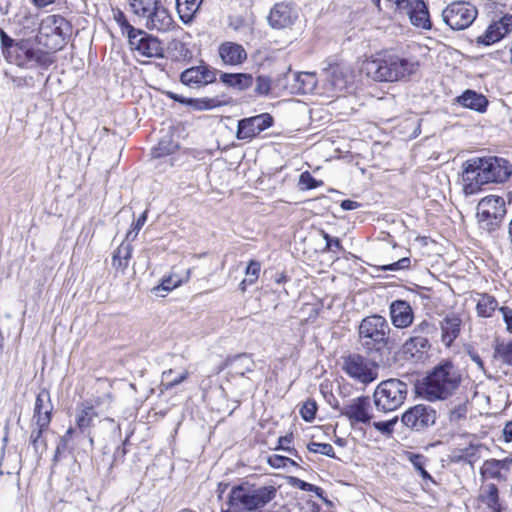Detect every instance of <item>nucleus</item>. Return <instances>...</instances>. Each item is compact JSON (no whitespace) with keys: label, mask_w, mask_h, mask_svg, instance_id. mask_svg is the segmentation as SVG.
Returning a JSON list of instances; mask_svg holds the SVG:
<instances>
[{"label":"nucleus","mask_w":512,"mask_h":512,"mask_svg":"<svg viewBox=\"0 0 512 512\" xmlns=\"http://www.w3.org/2000/svg\"><path fill=\"white\" fill-rule=\"evenodd\" d=\"M420 63L412 56L384 52L375 59L366 60L362 70L378 82L407 81L419 71Z\"/></svg>","instance_id":"obj_1"},{"label":"nucleus","mask_w":512,"mask_h":512,"mask_svg":"<svg viewBox=\"0 0 512 512\" xmlns=\"http://www.w3.org/2000/svg\"><path fill=\"white\" fill-rule=\"evenodd\" d=\"M512 173V166L503 158H476L465 163L462 173L464 192L475 194L483 184L504 182Z\"/></svg>","instance_id":"obj_2"},{"label":"nucleus","mask_w":512,"mask_h":512,"mask_svg":"<svg viewBox=\"0 0 512 512\" xmlns=\"http://www.w3.org/2000/svg\"><path fill=\"white\" fill-rule=\"evenodd\" d=\"M461 375L450 362L436 366L417 387L418 394L428 401L444 400L459 387Z\"/></svg>","instance_id":"obj_3"},{"label":"nucleus","mask_w":512,"mask_h":512,"mask_svg":"<svg viewBox=\"0 0 512 512\" xmlns=\"http://www.w3.org/2000/svg\"><path fill=\"white\" fill-rule=\"evenodd\" d=\"M100 417V413L95 411V406L88 401L80 403L75 411V425L76 427H69L65 434L61 437L60 443L57 446L56 453L61 450L76 449L79 438L86 434L88 437L90 447L94 446V436L91 434L90 429L94 427L95 422Z\"/></svg>","instance_id":"obj_4"},{"label":"nucleus","mask_w":512,"mask_h":512,"mask_svg":"<svg viewBox=\"0 0 512 512\" xmlns=\"http://www.w3.org/2000/svg\"><path fill=\"white\" fill-rule=\"evenodd\" d=\"M131 11L149 30L169 31L173 19L163 4V0H129Z\"/></svg>","instance_id":"obj_5"},{"label":"nucleus","mask_w":512,"mask_h":512,"mask_svg":"<svg viewBox=\"0 0 512 512\" xmlns=\"http://www.w3.org/2000/svg\"><path fill=\"white\" fill-rule=\"evenodd\" d=\"M390 327L387 320L380 315L365 317L359 325V338L369 351H380L389 340Z\"/></svg>","instance_id":"obj_6"},{"label":"nucleus","mask_w":512,"mask_h":512,"mask_svg":"<svg viewBox=\"0 0 512 512\" xmlns=\"http://www.w3.org/2000/svg\"><path fill=\"white\" fill-rule=\"evenodd\" d=\"M407 393L408 386L405 382L391 378L376 387L373 393L374 404L379 411H395L404 403Z\"/></svg>","instance_id":"obj_7"},{"label":"nucleus","mask_w":512,"mask_h":512,"mask_svg":"<svg viewBox=\"0 0 512 512\" xmlns=\"http://www.w3.org/2000/svg\"><path fill=\"white\" fill-rule=\"evenodd\" d=\"M52 406L50 404L49 392L41 391L35 401L33 415V429L30 435V442L36 453L42 452L46 448V443L42 439V434L48 429L51 422Z\"/></svg>","instance_id":"obj_8"},{"label":"nucleus","mask_w":512,"mask_h":512,"mask_svg":"<svg viewBox=\"0 0 512 512\" xmlns=\"http://www.w3.org/2000/svg\"><path fill=\"white\" fill-rule=\"evenodd\" d=\"M71 32L70 23L60 15H49L45 17L39 26V41L44 38V45L50 49L61 48L66 37Z\"/></svg>","instance_id":"obj_9"},{"label":"nucleus","mask_w":512,"mask_h":512,"mask_svg":"<svg viewBox=\"0 0 512 512\" xmlns=\"http://www.w3.org/2000/svg\"><path fill=\"white\" fill-rule=\"evenodd\" d=\"M9 62L17 66L31 68L35 65L48 66L51 61L48 55L34 48V42L30 39H22L10 49Z\"/></svg>","instance_id":"obj_10"},{"label":"nucleus","mask_w":512,"mask_h":512,"mask_svg":"<svg viewBox=\"0 0 512 512\" xmlns=\"http://www.w3.org/2000/svg\"><path fill=\"white\" fill-rule=\"evenodd\" d=\"M477 8L470 2L455 1L442 11V20L453 30L468 28L477 18Z\"/></svg>","instance_id":"obj_11"},{"label":"nucleus","mask_w":512,"mask_h":512,"mask_svg":"<svg viewBox=\"0 0 512 512\" xmlns=\"http://www.w3.org/2000/svg\"><path fill=\"white\" fill-rule=\"evenodd\" d=\"M343 370L351 378L363 384L371 383L378 377L377 365L358 354L344 358Z\"/></svg>","instance_id":"obj_12"},{"label":"nucleus","mask_w":512,"mask_h":512,"mask_svg":"<svg viewBox=\"0 0 512 512\" xmlns=\"http://www.w3.org/2000/svg\"><path fill=\"white\" fill-rule=\"evenodd\" d=\"M437 414L435 409L428 405L417 404L407 409L401 417L403 425L412 431L420 432L433 426Z\"/></svg>","instance_id":"obj_13"},{"label":"nucleus","mask_w":512,"mask_h":512,"mask_svg":"<svg viewBox=\"0 0 512 512\" xmlns=\"http://www.w3.org/2000/svg\"><path fill=\"white\" fill-rule=\"evenodd\" d=\"M128 40L130 48L140 56L148 58L163 56L161 42L143 30L130 29Z\"/></svg>","instance_id":"obj_14"},{"label":"nucleus","mask_w":512,"mask_h":512,"mask_svg":"<svg viewBox=\"0 0 512 512\" xmlns=\"http://www.w3.org/2000/svg\"><path fill=\"white\" fill-rule=\"evenodd\" d=\"M272 124L273 117L268 113L241 119L238 121L236 137L239 140L250 141L262 131L270 128Z\"/></svg>","instance_id":"obj_15"},{"label":"nucleus","mask_w":512,"mask_h":512,"mask_svg":"<svg viewBox=\"0 0 512 512\" xmlns=\"http://www.w3.org/2000/svg\"><path fill=\"white\" fill-rule=\"evenodd\" d=\"M340 414L345 416L352 426L367 424L372 419L371 403L368 397H357L340 409Z\"/></svg>","instance_id":"obj_16"},{"label":"nucleus","mask_w":512,"mask_h":512,"mask_svg":"<svg viewBox=\"0 0 512 512\" xmlns=\"http://www.w3.org/2000/svg\"><path fill=\"white\" fill-rule=\"evenodd\" d=\"M181 82L191 88H199L213 83L216 80V70L201 63L184 70L180 76Z\"/></svg>","instance_id":"obj_17"},{"label":"nucleus","mask_w":512,"mask_h":512,"mask_svg":"<svg viewBox=\"0 0 512 512\" xmlns=\"http://www.w3.org/2000/svg\"><path fill=\"white\" fill-rule=\"evenodd\" d=\"M505 214L504 200L495 195L481 199L477 205V217L480 222L492 223L493 220L501 219Z\"/></svg>","instance_id":"obj_18"},{"label":"nucleus","mask_w":512,"mask_h":512,"mask_svg":"<svg viewBox=\"0 0 512 512\" xmlns=\"http://www.w3.org/2000/svg\"><path fill=\"white\" fill-rule=\"evenodd\" d=\"M512 31V15H504L497 21H493L484 34L477 37V43L485 46L492 45Z\"/></svg>","instance_id":"obj_19"},{"label":"nucleus","mask_w":512,"mask_h":512,"mask_svg":"<svg viewBox=\"0 0 512 512\" xmlns=\"http://www.w3.org/2000/svg\"><path fill=\"white\" fill-rule=\"evenodd\" d=\"M298 18V12L290 4L281 2L276 3L271 9L268 21L271 27L275 29H285L294 24Z\"/></svg>","instance_id":"obj_20"},{"label":"nucleus","mask_w":512,"mask_h":512,"mask_svg":"<svg viewBox=\"0 0 512 512\" xmlns=\"http://www.w3.org/2000/svg\"><path fill=\"white\" fill-rule=\"evenodd\" d=\"M348 82V72L340 66L331 67L324 73V91L330 96L344 91Z\"/></svg>","instance_id":"obj_21"},{"label":"nucleus","mask_w":512,"mask_h":512,"mask_svg":"<svg viewBox=\"0 0 512 512\" xmlns=\"http://www.w3.org/2000/svg\"><path fill=\"white\" fill-rule=\"evenodd\" d=\"M255 362L252 357L246 353L238 354L234 357L227 358L219 367V372L224 369H229V375L245 376L247 373L253 372L255 369Z\"/></svg>","instance_id":"obj_22"},{"label":"nucleus","mask_w":512,"mask_h":512,"mask_svg":"<svg viewBox=\"0 0 512 512\" xmlns=\"http://www.w3.org/2000/svg\"><path fill=\"white\" fill-rule=\"evenodd\" d=\"M390 319L396 328L409 327L414 319L413 310L410 304L403 300H395L389 307Z\"/></svg>","instance_id":"obj_23"},{"label":"nucleus","mask_w":512,"mask_h":512,"mask_svg":"<svg viewBox=\"0 0 512 512\" xmlns=\"http://www.w3.org/2000/svg\"><path fill=\"white\" fill-rule=\"evenodd\" d=\"M218 53L225 65L238 66L247 60L245 48L236 42H223L218 48Z\"/></svg>","instance_id":"obj_24"},{"label":"nucleus","mask_w":512,"mask_h":512,"mask_svg":"<svg viewBox=\"0 0 512 512\" xmlns=\"http://www.w3.org/2000/svg\"><path fill=\"white\" fill-rule=\"evenodd\" d=\"M277 490L272 485L256 486L250 484L249 511L263 508L276 497Z\"/></svg>","instance_id":"obj_25"},{"label":"nucleus","mask_w":512,"mask_h":512,"mask_svg":"<svg viewBox=\"0 0 512 512\" xmlns=\"http://www.w3.org/2000/svg\"><path fill=\"white\" fill-rule=\"evenodd\" d=\"M462 327V319L455 313L447 314L440 322L441 338L445 346L450 347L459 336Z\"/></svg>","instance_id":"obj_26"},{"label":"nucleus","mask_w":512,"mask_h":512,"mask_svg":"<svg viewBox=\"0 0 512 512\" xmlns=\"http://www.w3.org/2000/svg\"><path fill=\"white\" fill-rule=\"evenodd\" d=\"M404 13L409 16L414 26L422 29L431 28L429 11L423 0H412Z\"/></svg>","instance_id":"obj_27"},{"label":"nucleus","mask_w":512,"mask_h":512,"mask_svg":"<svg viewBox=\"0 0 512 512\" xmlns=\"http://www.w3.org/2000/svg\"><path fill=\"white\" fill-rule=\"evenodd\" d=\"M250 483L245 482L231 488L228 496V505L237 510L249 511Z\"/></svg>","instance_id":"obj_28"},{"label":"nucleus","mask_w":512,"mask_h":512,"mask_svg":"<svg viewBox=\"0 0 512 512\" xmlns=\"http://www.w3.org/2000/svg\"><path fill=\"white\" fill-rule=\"evenodd\" d=\"M294 83L291 85V91L300 94L313 93L317 87V79L314 73L302 72L291 75Z\"/></svg>","instance_id":"obj_29"},{"label":"nucleus","mask_w":512,"mask_h":512,"mask_svg":"<svg viewBox=\"0 0 512 512\" xmlns=\"http://www.w3.org/2000/svg\"><path fill=\"white\" fill-rule=\"evenodd\" d=\"M457 100L463 107L480 113L485 112L488 105L486 97L473 90H466Z\"/></svg>","instance_id":"obj_30"},{"label":"nucleus","mask_w":512,"mask_h":512,"mask_svg":"<svg viewBox=\"0 0 512 512\" xmlns=\"http://www.w3.org/2000/svg\"><path fill=\"white\" fill-rule=\"evenodd\" d=\"M169 96L177 102L193 106L196 110H209L223 105L224 103L217 97L215 98H185L175 93H169Z\"/></svg>","instance_id":"obj_31"},{"label":"nucleus","mask_w":512,"mask_h":512,"mask_svg":"<svg viewBox=\"0 0 512 512\" xmlns=\"http://www.w3.org/2000/svg\"><path fill=\"white\" fill-rule=\"evenodd\" d=\"M479 500L485 504L491 512H499L501 510L498 488L493 483H488L481 486L479 492Z\"/></svg>","instance_id":"obj_32"},{"label":"nucleus","mask_w":512,"mask_h":512,"mask_svg":"<svg viewBox=\"0 0 512 512\" xmlns=\"http://www.w3.org/2000/svg\"><path fill=\"white\" fill-rule=\"evenodd\" d=\"M220 80L225 85L243 91L253 84V77L248 73H222Z\"/></svg>","instance_id":"obj_33"},{"label":"nucleus","mask_w":512,"mask_h":512,"mask_svg":"<svg viewBox=\"0 0 512 512\" xmlns=\"http://www.w3.org/2000/svg\"><path fill=\"white\" fill-rule=\"evenodd\" d=\"M430 347L427 338L422 335H414L410 337L404 344V353L409 354L412 358L420 359Z\"/></svg>","instance_id":"obj_34"},{"label":"nucleus","mask_w":512,"mask_h":512,"mask_svg":"<svg viewBox=\"0 0 512 512\" xmlns=\"http://www.w3.org/2000/svg\"><path fill=\"white\" fill-rule=\"evenodd\" d=\"M203 0H176V9L184 24L192 22Z\"/></svg>","instance_id":"obj_35"},{"label":"nucleus","mask_w":512,"mask_h":512,"mask_svg":"<svg viewBox=\"0 0 512 512\" xmlns=\"http://www.w3.org/2000/svg\"><path fill=\"white\" fill-rule=\"evenodd\" d=\"M498 308V301L491 295L481 294L477 300L476 310L480 317H491Z\"/></svg>","instance_id":"obj_36"},{"label":"nucleus","mask_w":512,"mask_h":512,"mask_svg":"<svg viewBox=\"0 0 512 512\" xmlns=\"http://www.w3.org/2000/svg\"><path fill=\"white\" fill-rule=\"evenodd\" d=\"M254 25V17L252 15L246 16H232L229 19V26L235 30L243 32L244 34H252Z\"/></svg>","instance_id":"obj_37"},{"label":"nucleus","mask_w":512,"mask_h":512,"mask_svg":"<svg viewBox=\"0 0 512 512\" xmlns=\"http://www.w3.org/2000/svg\"><path fill=\"white\" fill-rule=\"evenodd\" d=\"M174 370L168 369L162 373V386L165 390H170L181 384L189 377V372L183 369L177 376L173 377Z\"/></svg>","instance_id":"obj_38"},{"label":"nucleus","mask_w":512,"mask_h":512,"mask_svg":"<svg viewBox=\"0 0 512 512\" xmlns=\"http://www.w3.org/2000/svg\"><path fill=\"white\" fill-rule=\"evenodd\" d=\"M482 449V445H469L463 449H459L455 452V457L458 460H464L469 463H473L479 459V451Z\"/></svg>","instance_id":"obj_39"},{"label":"nucleus","mask_w":512,"mask_h":512,"mask_svg":"<svg viewBox=\"0 0 512 512\" xmlns=\"http://www.w3.org/2000/svg\"><path fill=\"white\" fill-rule=\"evenodd\" d=\"M501 465L497 459L486 460L481 467V474L484 477L499 478L501 475Z\"/></svg>","instance_id":"obj_40"},{"label":"nucleus","mask_w":512,"mask_h":512,"mask_svg":"<svg viewBox=\"0 0 512 512\" xmlns=\"http://www.w3.org/2000/svg\"><path fill=\"white\" fill-rule=\"evenodd\" d=\"M267 461L268 464L275 469L286 468L289 465L299 467L298 462H296L295 460L289 458L288 456L278 454L271 455L270 457H268Z\"/></svg>","instance_id":"obj_41"},{"label":"nucleus","mask_w":512,"mask_h":512,"mask_svg":"<svg viewBox=\"0 0 512 512\" xmlns=\"http://www.w3.org/2000/svg\"><path fill=\"white\" fill-rule=\"evenodd\" d=\"M182 283V279L174 274L169 275L168 277L164 278L162 282L156 286L153 290L158 294L161 291L169 292L178 286H180Z\"/></svg>","instance_id":"obj_42"},{"label":"nucleus","mask_w":512,"mask_h":512,"mask_svg":"<svg viewBox=\"0 0 512 512\" xmlns=\"http://www.w3.org/2000/svg\"><path fill=\"white\" fill-rule=\"evenodd\" d=\"M494 356L506 364H512V342L498 344Z\"/></svg>","instance_id":"obj_43"},{"label":"nucleus","mask_w":512,"mask_h":512,"mask_svg":"<svg viewBox=\"0 0 512 512\" xmlns=\"http://www.w3.org/2000/svg\"><path fill=\"white\" fill-rule=\"evenodd\" d=\"M89 402L95 406V411H98L101 415L111 408L113 397L110 393H105Z\"/></svg>","instance_id":"obj_44"},{"label":"nucleus","mask_w":512,"mask_h":512,"mask_svg":"<svg viewBox=\"0 0 512 512\" xmlns=\"http://www.w3.org/2000/svg\"><path fill=\"white\" fill-rule=\"evenodd\" d=\"M409 461L412 463L413 467L420 473L422 478L430 479L429 473L425 470V457L421 454L408 453L407 455Z\"/></svg>","instance_id":"obj_45"},{"label":"nucleus","mask_w":512,"mask_h":512,"mask_svg":"<svg viewBox=\"0 0 512 512\" xmlns=\"http://www.w3.org/2000/svg\"><path fill=\"white\" fill-rule=\"evenodd\" d=\"M307 449L312 453L322 454L331 458L335 457L333 447L328 443L310 442Z\"/></svg>","instance_id":"obj_46"},{"label":"nucleus","mask_w":512,"mask_h":512,"mask_svg":"<svg viewBox=\"0 0 512 512\" xmlns=\"http://www.w3.org/2000/svg\"><path fill=\"white\" fill-rule=\"evenodd\" d=\"M177 144L168 141L161 140L158 145L154 148L153 154L155 157H162L173 153L177 149Z\"/></svg>","instance_id":"obj_47"},{"label":"nucleus","mask_w":512,"mask_h":512,"mask_svg":"<svg viewBox=\"0 0 512 512\" xmlns=\"http://www.w3.org/2000/svg\"><path fill=\"white\" fill-rule=\"evenodd\" d=\"M316 411H317L316 402L313 400H307L303 403V405L300 409V414L305 421L310 422L315 418Z\"/></svg>","instance_id":"obj_48"},{"label":"nucleus","mask_w":512,"mask_h":512,"mask_svg":"<svg viewBox=\"0 0 512 512\" xmlns=\"http://www.w3.org/2000/svg\"><path fill=\"white\" fill-rule=\"evenodd\" d=\"M260 269L261 265L258 261L251 260L248 263V266L245 271V278H247V281H249V285H252L257 281L260 274Z\"/></svg>","instance_id":"obj_49"},{"label":"nucleus","mask_w":512,"mask_h":512,"mask_svg":"<svg viewBox=\"0 0 512 512\" xmlns=\"http://www.w3.org/2000/svg\"><path fill=\"white\" fill-rule=\"evenodd\" d=\"M271 90V79L267 76H258L256 79L255 93L257 95L266 96Z\"/></svg>","instance_id":"obj_50"},{"label":"nucleus","mask_w":512,"mask_h":512,"mask_svg":"<svg viewBox=\"0 0 512 512\" xmlns=\"http://www.w3.org/2000/svg\"><path fill=\"white\" fill-rule=\"evenodd\" d=\"M147 220V211H144L136 222L132 224V229L126 234V240L134 241Z\"/></svg>","instance_id":"obj_51"},{"label":"nucleus","mask_w":512,"mask_h":512,"mask_svg":"<svg viewBox=\"0 0 512 512\" xmlns=\"http://www.w3.org/2000/svg\"><path fill=\"white\" fill-rule=\"evenodd\" d=\"M398 418L394 417L388 421L374 422L373 427L383 435H391L394 431V426L397 423Z\"/></svg>","instance_id":"obj_52"},{"label":"nucleus","mask_w":512,"mask_h":512,"mask_svg":"<svg viewBox=\"0 0 512 512\" xmlns=\"http://www.w3.org/2000/svg\"><path fill=\"white\" fill-rule=\"evenodd\" d=\"M301 189H313L322 185V181L314 179L309 172H303L299 178Z\"/></svg>","instance_id":"obj_53"},{"label":"nucleus","mask_w":512,"mask_h":512,"mask_svg":"<svg viewBox=\"0 0 512 512\" xmlns=\"http://www.w3.org/2000/svg\"><path fill=\"white\" fill-rule=\"evenodd\" d=\"M131 242L132 241H128V240L125 239L119 245V247L116 249V251L113 253V255L116 256V258L129 259L130 260V258L132 256V250H133Z\"/></svg>","instance_id":"obj_54"},{"label":"nucleus","mask_w":512,"mask_h":512,"mask_svg":"<svg viewBox=\"0 0 512 512\" xmlns=\"http://www.w3.org/2000/svg\"><path fill=\"white\" fill-rule=\"evenodd\" d=\"M113 17L115 19V21L123 28L126 30L127 32V36L129 37L130 35V29H135L132 25H130L128 23V21L126 20V17L124 15V13L117 9V10H113Z\"/></svg>","instance_id":"obj_55"},{"label":"nucleus","mask_w":512,"mask_h":512,"mask_svg":"<svg viewBox=\"0 0 512 512\" xmlns=\"http://www.w3.org/2000/svg\"><path fill=\"white\" fill-rule=\"evenodd\" d=\"M1 45L5 58L9 56L10 49L15 45L16 42L10 38L3 30H0Z\"/></svg>","instance_id":"obj_56"},{"label":"nucleus","mask_w":512,"mask_h":512,"mask_svg":"<svg viewBox=\"0 0 512 512\" xmlns=\"http://www.w3.org/2000/svg\"><path fill=\"white\" fill-rule=\"evenodd\" d=\"M467 409L463 405H459L450 411L449 420L451 422H458L461 419L465 418Z\"/></svg>","instance_id":"obj_57"},{"label":"nucleus","mask_w":512,"mask_h":512,"mask_svg":"<svg viewBox=\"0 0 512 512\" xmlns=\"http://www.w3.org/2000/svg\"><path fill=\"white\" fill-rule=\"evenodd\" d=\"M409 265H410V259L407 257H404L390 265L383 266V269L395 271V270L406 269L409 267Z\"/></svg>","instance_id":"obj_58"},{"label":"nucleus","mask_w":512,"mask_h":512,"mask_svg":"<svg viewBox=\"0 0 512 512\" xmlns=\"http://www.w3.org/2000/svg\"><path fill=\"white\" fill-rule=\"evenodd\" d=\"M291 482L294 486L298 487L299 489L303 491H316L318 492L320 488L314 486L313 484L307 483L303 480H300L298 478L292 477Z\"/></svg>","instance_id":"obj_59"},{"label":"nucleus","mask_w":512,"mask_h":512,"mask_svg":"<svg viewBox=\"0 0 512 512\" xmlns=\"http://www.w3.org/2000/svg\"><path fill=\"white\" fill-rule=\"evenodd\" d=\"M283 442H290V437H288V436L280 437L279 438V446L277 447V449L284 450L289 455L294 456L299 461H302V458H301V456L298 455V452L296 451V449L295 448H291V447L283 446Z\"/></svg>","instance_id":"obj_60"},{"label":"nucleus","mask_w":512,"mask_h":512,"mask_svg":"<svg viewBox=\"0 0 512 512\" xmlns=\"http://www.w3.org/2000/svg\"><path fill=\"white\" fill-rule=\"evenodd\" d=\"M396 11L404 13L409 8L412 0H386Z\"/></svg>","instance_id":"obj_61"},{"label":"nucleus","mask_w":512,"mask_h":512,"mask_svg":"<svg viewBox=\"0 0 512 512\" xmlns=\"http://www.w3.org/2000/svg\"><path fill=\"white\" fill-rule=\"evenodd\" d=\"M500 312L502 313L503 320L506 323V328L509 332L512 331V309L509 307H501Z\"/></svg>","instance_id":"obj_62"},{"label":"nucleus","mask_w":512,"mask_h":512,"mask_svg":"<svg viewBox=\"0 0 512 512\" xmlns=\"http://www.w3.org/2000/svg\"><path fill=\"white\" fill-rule=\"evenodd\" d=\"M128 264H129V259L116 258V256L113 255L112 265L117 271H120L121 273H123L126 270V268L128 267Z\"/></svg>","instance_id":"obj_63"},{"label":"nucleus","mask_w":512,"mask_h":512,"mask_svg":"<svg viewBox=\"0 0 512 512\" xmlns=\"http://www.w3.org/2000/svg\"><path fill=\"white\" fill-rule=\"evenodd\" d=\"M323 238L326 241V249L331 250L332 247L337 249H342L340 240L338 238L330 237L329 234L323 232Z\"/></svg>","instance_id":"obj_64"}]
</instances>
